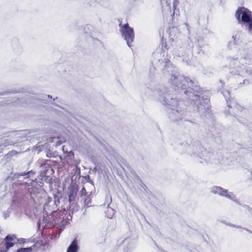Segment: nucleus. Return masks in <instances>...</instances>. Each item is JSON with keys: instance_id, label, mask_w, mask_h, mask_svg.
I'll return each instance as SVG.
<instances>
[{"instance_id": "obj_14", "label": "nucleus", "mask_w": 252, "mask_h": 252, "mask_svg": "<svg viewBox=\"0 0 252 252\" xmlns=\"http://www.w3.org/2000/svg\"><path fill=\"white\" fill-rule=\"evenodd\" d=\"M20 243H24L25 240L24 239H21V240H19Z\"/></svg>"}, {"instance_id": "obj_17", "label": "nucleus", "mask_w": 252, "mask_h": 252, "mask_svg": "<svg viewBox=\"0 0 252 252\" xmlns=\"http://www.w3.org/2000/svg\"><path fill=\"white\" fill-rule=\"evenodd\" d=\"M250 212L252 214V209H250Z\"/></svg>"}, {"instance_id": "obj_16", "label": "nucleus", "mask_w": 252, "mask_h": 252, "mask_svg": "<svg viewBox=\"0 0 252 252\" xmlns=\"http://www.w3.org/2000/svg\"><path fill=\"white\" fill-rule=\"evenodd\" d=\"M48 202V203H50V202H51V198H49V201Z\"/></svg>"}, {"instance_id": "obj_7", "label": "nucleus", "mask_w": 252, "mask_h": 252, "mask_svg": "<svg viewBox=\"0 0 252 252\" xmlns=\"http://www.w3.org/2000/svg\"><path fill=\"white\" fill-rule=\"evenodd\" d=\"M17 240L16 236L14 235H9L7 236L5 238L6 248L1 250L0 252H4L7 251V250L12 247L15 241Z\"/></svg>"}, {"instance_id": "obj_6", "label": "nucleus", "mask_w": 252, "mask_h": 252, "mask_svg": "<svg viewBox=\"0 0 252 252\" xmlns=\"http://www.w3.org/2000/svg\"><path fill=\"white\" fill-rule=\"evenodd\" d=\"M244 60L242 61L241 63L237 64L235 67L236 72H234V73L240 75L250 74L251 75L252 82V71L251 70L250 71L249 70V69H251L252 67L244 65Z\"/></svg>"}, {"instance_id": "obj_10", "label": "nucleus", "mask_w": 252, "mask_h": 252, "mask_svg": "<svg viewBox=\"0 0 252 252\" xmlns=\"http://www.w3.org/2000/svg\"><path fill=\"white\" fill-rule=\"evenodd\" d=\"M32 249L30 248H23L21 249L20 250H18L17 252H32Z\"/></svg>"}, {"instance_id": "obj_12", "label": "nucleus", "mask_w": 252, "mask_h": 252, "mask_svg": "<svg viewBox=\"0 0 252 252\" xmlns=\"http://www.w3.org/2000/svg\"><path fill=\"white\" fill-rule=\"evenodd\" d=\"M10 144H11L10 143H5H5H3L2 144V145H1L0 146H2V147H6V146H8V145H10Z\"/></svg>"}, {"instance_id": "obj_11", "label": "nucleus", "mask_w": 252, "mask_h": 252, "mask_svg": "<svg viewBox=\"0 0 252 252\" xmlns=\"http://www.w3.org/2000/svg\"><path fill=\"white\" fill-rule=\"evenodd\" d=\"M44 210L45 211V212H46L47 213H48V211H50V209L48 208V204H46L45 205H44Z\"/></svg>"}, {"instance_id": "obj_8", "label": "nucleus", "mask_w": 252, "mask_h": 252, "mask_svg": "<svg viewBox=\"0 0 252 252\" xmlns=\"http://www.w3.org/2000/svg\"><path fill=\"white\" fill-rule=\"evenodd\" d=\"M78 245L77 240H74L69 246L67 252H78Z\"/></svg>"}, {"instance_id": "obj_2", "label": "nucleus", "mask_w": 252, "mask_h": 252, "mask_svg": "<svg viewBox=\"0 0 252 252\" xmlns=\"http://www.w3.org/2000/svg\"><path fill=\"white\" fill-rule=\"evenodd\" d=\"M171 83L173 86L182 89H185L187 87L190 88L193 86V83L189 79L180 75L178 76H172Z\"/></svg>"}, {"instance_id": "obj_1", "label": "nucleus", "mask_w": 252, "mask_h": 252, "mask_svg": "<svg viewBox=\"0 0 252 252\" xmlns=\"http://www.w3.org/2000/svg\"><path fill=\"white\" fill-rule=\"evenodd\" d=\"M235 17L238 22L247 27L249 32L252 33V12L245 7H240L236 11Z\"/></svg>"}, {"instance_id": "obj_18", "label": "nucleus", "mask_w": 252, "mask_h": 252, "mask_svg": "<svg viewBox=\"0 0 252 252\" xmlns=\"http://www.w3.org/2000/svg\"><path fill=\"white\" fill-rule=\"evenodd\" d=\"M113 211V210H112V209H109L108 210V211Z\"/></svg>"}, {"instance_id": "obj_3", "label": "nucleus", "mask_w": 252, "mask_h": 252, "mask_svg": "<svg viewBox=\"0 0 252 252\" xmlns=\"http://www.w3.org/2000/svg\"><path fill=\"white\" fill-rule=\"evenodd\" d=\"M120 31L122 36L126 41L127 45L131 47V43L133 41L134 38V33L132 28L130 27L128 24H124L123 26L120 25Z\"/></svg>"}, {"instance_id": "obj_5", "label": "nucleus", "mask_w": 252, "mask_h": 252, "mask_svg": "<svg viewBox=\"0 0 252 252\" xmlns=\"http://www.w3.org/2000/svg\"><path fill=\"white\" fill-rule=\"evenodd\" d=\"M211 192L214 194H218L220 196H224L233 201L236 200L235 195L231 192H228L227 190L222 189L218 186H214L210 189Z\"/></svg>"}, {"instance_id": "obj_4", "label": "nucleus", "mask_w": 252, "mask_h": 252, "mask_svg": "<svg viewBox=\"0 0 252 252\" xmlns=\"http://www.w3.org/2000/svg\"><path fill=\"white\" fill-rule=\"evenodd\" d=\"M160 101L163 104H167L172 107L171 109L172 110V111L170 113L169 116L172 120H176L177 119L176 118H178L181 116V112L177 110H174V108H176L178 105V101L176 99H171L168 102H166L164 99H161Z\"/></svg>"}, {"instance_id": "obj_9", "label": "nucleus", "mask_w": 252, "mask_h": 252, "mask_svg": "<svg viewBox=\"0 0 252 252\" xmlns=\"http://www.w3.org/2000/svg\"><path fill=\"white\" fill-rule=\"evenodd\" d=\"M242 36L241 33H238L235 35H233L232 38L234 40V42L236 44L239 43V41H240L242 39Z\"/></svg>"}, {"instance_id": "obj_13", "label": "nucleus", "mask_w": 252, "mask_h": 252, "mask_svg": "<svg viewBox=\"0 0 252 252\" xmlns=\"http://www.w3.org/2000/svg\"><path fill=\"white\" fill-rule=\"evenodd\" d=\"M169 62H170V61L168 60H166V61H165L166 64L165 65V66H167V64H168L169 63Z\"/></svg>"}, {"instance_id": "obj_15", "label": "nucleus", "mask_w": 252, "mask_h": 252, "mask_svg": "<svg viewBox=\"0 0 252 252\" xmlns=\"http://www.w3.org/2000/svg\"><path fill=\"white\" fill-rule=\"evenodd\" d=\"M169 98H170V97H169V95H167V96H166V97H165L166 99H168V100Z\"/></svg>"}]
</instances>
